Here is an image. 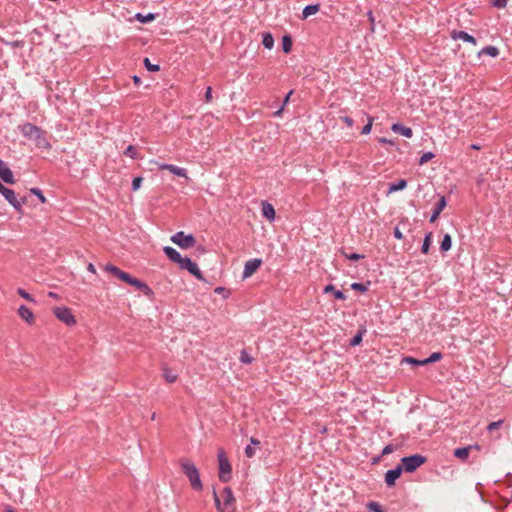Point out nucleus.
<instances>
[{"label": "nucleus", "instance_id": "f257e3e1", "mask_svg": "<svg viewBox=\"0 0 512 512\" xmlns=\"http://www.w3.org/2000/svg\"><path fill=\"white\" fill-rule=\"evenodd\" d=\"M22 135L30 140L35 141L36 145L40 148H49L50 144L44 136V132L38 126L32 123H24L19 126Z\"/></svg>", "mask_w": 512, "mask_h": 512}, {"label": "nucleus", "instance_id": "f03ea898", "mask_svg": "<svg viewBox=\"0 0 512 512\" xmlns=\"http://www.w3.org/2000/svg\"><path fill=\"white\" fill-rule=\"evenodd\" d=\"M181 467H182L183 473L189 479L191 487L196 491L202 490L203 485H202V482L200 479L199 471H198L197 467L195 466V464L192 463L188 459H183L181 461Z\"/></svg>", "mask_w": 512, "mask_h": 512}, {"label": "nucleus", "instance_id": "7ed1b4c3", "mask_svg": "<svg viewBox=\"0 0 512 512\" xmlns=\"http://www.w3.org/2000/svg\"><path fill=\"white\" fill-rule=\"evenodd\" d=\"M214 500L218 512H226L231 510L235 501L233 492L229 487H225L220 496L214 492Z\"/></svg>", "mask_w": 512, "mask_h": 512}, {"label": "nucleus", "instance_id": "20e7f679", "mask_svg": "<svg viewBox=\"0 0 512 512\" xmlns=\"http://www.w3.org/2000/svg\"><path fill=\"white\" fill-rule=\"evenodd\" d=\"M218 463H219V480L221 482H228L231 479V464L223 450L218 452Z\"/></svg>", "mask_w": 512, "mask_h": 512}, {"label": "nucleus", "instance_id": "39448f33", "mask_svg": "<svg viewBox=\"0 0 512 512\" xmlns=\"http://www.w3.org/2000/svg\"><path fill=\"white\" fill-rule=\"evenodd\" d=\"M425 462L426 457L420 454H414L411 456L403 457L401 459L402 471L404 470L407 473H412Z\"/></svg>", "mask_w": 512, "mask_h": 512}, {"label": "nucleus", "instance_id": "423d86ee", "mask_svg": "<svg viewBox=\"0 0 512 512\" xmlns=\"http://www.w3.org/2000/svg\"><path fill=\"white\" fill-rule=\"evenodd\" d=\"M171 241L182 249L192 248L195 243V237L192 234L186 235L183 231H179L171 236Z\"/></svg>", "mask_w": 512, "mask_h": 512}, {"label": "nucleus", "instance_id": "0eeeda50", "mask_svg": "<svg viewBox=\"0 0 512 512\" xmlns=\"http://www.w3.org/2000/svg\"><path fill=\"white\" fill-rule=\"evenodd\" d=\"M5 200L18 212H22V206L26 204L27 199L26 197H23L21 199H18L16 197V194L14 190L10 188H6L3 193L1 194Z\"/></svg>", "mask_w": 512, "mask_h": 512}, {"label": "nucleus", "instance_id": "6e6552de", "mask_svg": "<svg viewBox=\"0 0 512 512\" xmlns=\"http://www.w3.org/2000/svg\"><path fill=\"white\" fill-rule=\"evenodd\" d=\"M54 314L58 320H60L67 326H73L76 324L75 316L72 314L71 309L68 307H56L54 309Z\"/></svg>", "mask_w": 512, "mask_h": 512}, {"label": "nucleus", "instance_id": "1a4fd4ad", "mask_svg": "<svg viewBox=\"0 0 512 512\" xmlns=\"http://www.w3.org/2000/svg\"><path fill=\"white\" fill-rule=\"evenodd\" d=\"M179 268L183 270H187L190 274L195 276L198 280L204 281L205 278L200 271L198 265L193 262L190 258L184 257L182 262L179 264Z\"/></svg>", "mask_w": 512, "mask_h": 512}, {"label": "nucleus", "instance_id": "9d476101", "mask_svg": "<svg viewBox=\"0 0 512 512\" xmlns=\"http://www.w3.org/2000/svg\"><path fill=\"white\" fill-rule=\"evenodd\" d=\"M262 260L258 258H254L251 260H248L244 265L243 275L242 277L244 279L249 278L252 276L261 266Z\"/></svg>", "mask_w": 512, "mask_h": 512}, {"label": "nucleus", "instance_id": "9b49d317", "mask_svg": "<svg viewBox=\"0 0 512 512\" xmlns=\"http://www.w3.org/2000/svg\"><path fill=\"white\" fill-rule=\"evenodd\" d=\"M104 270L106 272L110 273L111 275H113L114 277H116V278L126 282L127 284L129 282V279L131 278L130 274H128L127 272L122 271L117 266L112 265V264L105 265Z\"/></svg>", "mask_w": 512, "mask_h": 512}, {"label": "nucleus", "instance_id": "f8f14e48", "mask_svg": "<svg viewBox=\"0 0 512 512\" xmlns=\"http://www.w3.org/2000/svg\"><path fill=\"white\" fill-rule=\"evenodd\" d=\"M0 179L7 184L15 183L13 172L2 159H0Z\"/></svg>", "mask_w": 512, "mask_h": 512}, {"label": "nucleus", "instance_id": "ddd939ff", "mask_svg": "<svg viewBox=\"0 0 512 512\" xmlns=\"http://www.w3.org/2000/svg\"><path fill=\"white\" fill-rule=\"evenodd\" d=\"M159 169L160 170H168L170 173H172L178 177H184V178L188 179L187 170L185 168L178 167L173 164L162 163L159 165Z\"/></svg>", "mask_w": 512, "mask_h": 512}, {"label": "nucleus", "instance_id": "4468645a", "mask_svg": "<svg viewBox=\"0 0 512 512\" xmlns=\"http://www.w3.org/2000/svg\"><path fill=\"white\" fill-rule=\"evenodd\" d=\"M402 473V466L398 465L394 469L388 470L385 473V483L387 486L391 487L395 484L396 480L400 477Z\"/></svg>", "mask_w": 512, "mask_h": 512}, {"label": "nucleus", "instance_id": "2eb2a0df", "mask_svg": "<svg viewBox=\"0 0 512 512\" xmlns=\"http://www.w3.org/2000/svg\"><path fill=\"white\" fill-rule=\"evenodd\" d=\"M451 37L454 40H463L464 42H468V43H471L473 45L477 44L476 39L472 35L468 34L465 31H462V30H454V31H452L451 32Z\"/></svg>", "mask_w": 512, "mask_h": 512}, {"label": "nucleus", "instance_id": "dca6fc26", "mask_svg": "<svg viewBox=\"0 0 512 512\" xmlns=\"http://www.w3.org/2000/svg\"><path fill=\"white\" fill-rule=\"evenodd\" d=\"M163 251H164L165 255L168 257V259L170 261L176 263L178 266L184 258L181 256V254L176 249H174L171 246H165L163 248Z\"/></svg>", "mask_w": 512, "mask_h": 512}, {"label": "nucleus", "instance_id": "f3484780", "mask_svg": "<svg viewBox=\"0 0 512 512\" xmlns=\"http://www.w3.org/2000/svg\"><path fill=\"white\" fill-rule=\"evenodd\" d=\"M446 205H447V202H446L445 196H441L440 199L438 200V202L436 203V205L433 209V213L430 217L431 223L436 221V219L439 217L441 212L445 209Z\"/></svg>", "mask_w": 512, "mask_h": 512}, {"label": "nucleus", "instance_id": "a211bd4d", "mask_svg": "<svg viewBox=\"0 0 512 512\" xmlns=\"http://www.w3.org/2000/svg\"><path fill=\"white\" fill-rule=\"evenodd\" d=\"M128 284L136 287L138 290L142 291L145 295H151L153 294L152 289L144 282L140 281L137 278H134L131 276L129 279Z\"/></svg>", "mask_w": 512, "mask_h": 512}, {"label": "nucleus", "instance_id": "6ab92c4d", "mask_svg": "<svg viewBox=\"0 0 512 512\" xmlns=\"http://www.w3.org/2000/svg\"><path fill=\"white\" fill-rule=\"evenodd\" d=\"M391 130L394 133L400 134L406 138H411L413 136V131L410 127H406L401 123H394L391 126Z\"/></svg>", "mask_w": 512, "mask_h": 512}, {"label": "nucleus", "instance_id": "aec40b11", "mask_svg": "<svg viewBox=\"0 0 512 512\" xmlns=\"http://www.w3.org/2000/svg\"><path fill=\"white\" fill-rule=\"evenodd\" d=\"M18 314L28 324H33L35 321L34 313L25 305L19 307Z\"/></svg>", "mask_w": 512, "mask_h": 512}, {"label": "nucleus", "instance_id": "412c9836", "mask_svg": "<svg viewBox=\"0 0 512 512\" xmlns=\"http://www.w3.org/2000/svg\"><path fill=\"white\" fill-rule=\"evenodd\" d=\"M262 215L270 221L275 219V209L266 201L262 202Z\"/></svg>", "mask_w": 512, "mask_h": 512}, {"label": "nucleus", "instance_id": "4be33fe9", "mask_svg": "<svg viewBox=\"0 0 512 512\" xmlns=\"http://www.w3.org/2000/svg\"><path fill=\"white\" fill-rule=\"evenodd\" d=\"M324 293H332L334 297L338 300L346 299L345 294L342 291L337 290L333 284L326 285L324 288Z\"/></svg>", "mask_w": 512, "mask_h": 512}, {"label": "nucleus", "instance_id": "5701e85b", "mask_svg": "<svg viewBox=\"0 0 512 512\" xmlns=\"http://www.w3.org/2000/svg\"><path fill=\"white\" fill-rule=\"evenodd\" d=\"M320 9V4H310L304 7L302 11V19H306L311 15L316 14Z\"/></svg>", "mask_w": 512, "mask_h": 512}, {"label": "nucleus", "instance_id": "b1692460", "mask_svg": "<svg viewBox=\"0 0 512 512\" xmlns=\"http://www.w3.org/2000/svg\"><path fill=\"white\" fill-rule=\"evenodd\" d=\"M407 186V181L405 179H400L396 182L390 183L388 187V193H393L396 191L403 190Z\"/></svg>", "mask_w": 512, "mask_h": 512}, {"label": "nucleus", "instance_id": "393cba45", "mask_svg": "<svg viewBox=\"0 0 512 512\" xmlns=\"http://www.w3.org/2000/svg\"><path fill=\"white\" fill-rule=\"evenodd\" d=\"M471 446L457 448L454 450V456L465 461L469 457Z\"/></svg>", "mask_w": 512, "mask_h": 512}, {"label": "nucleus", "instance_id": "a878e982", "mask_svg": "<svg viewBox=\"0 0 512 512\" xmlns=\"http://www.w3.org/2000/svg\"><path fill=\"white\" fill-rule=\"evenodd\" d=\"M163 377L168 383H174L177 380L178 375L172 369H170L168 367H164L163 368Z\"/></svg>", "mask_w": 512, "mask_h": 512}, {"label": "nucleus", "instance_id": "bb28decb", "mask_svg": "<svg viewBox=\"0 0 512 512\" xmlns=\"http://www.w3.org/2000/svg\"><path fill=\"white\" fill-rule=\"evenodd\" d=\"M451 246H452V238L449 234H445L441 241L440 249L442 252H447L451 249Z\"/></svg>", "mask_w": 512, "mask_h": 512}, {"label": "nucleus", "instance_id": "cd10ccee", "mask_svg": "<svg viewBox=\"0 0 512 512\" xmlns=\"http://www.w3.org/2000/svg\"><path fill=\"white\" fill-rule=\"evenodd\" d=\"M479 54L489 55L491 57H497L499 55V49L495 46H486L482 48Z\"/></svg>", "mask_w": 512, "mask_h": 512}, {"label": "nucleus", "instance_id": "c85d7f7f", "mask_svg": "<svg viewBox=\"0 0 512 512\" xmlns=\"http://www.w3.org/2000/svg\"><path fill=\"white\" fill-rule=\"evenodd\" d=\"M262 44L266 49H272L274 46V38L270 33H264Z\"/></svg>", "mask_w": 512, "mask_h": 512}, {"label": "nucleus", "instance_id": "c756f323", "mask_svg": "<svg viewBox=\"0 0 512 512\" xmlns=\"http://www.w3.org/2000/svg\"><path fill=\"white\" fill-rule=\"evenodd\" d=\"M432 233H428L425 235V238L423 240V244H422V247H421V251L423 254H427L429 252V249H430V246H431V243H432Z\"/></svg>", "mask_w": 512, "mask_h": 512}, {"label": "nucleus", "instance_id": "7c9ffc66", "mask_svg": "<svg viewBox=\"0 0 512 512\" xmlns=\"http://www.w3.org/2000/svg\"><path fill=\"white\" fill-rule=\"evenodd\" d=\"M282 49L285 53H289L292 50V39L289 35L282 37Z\"/></svg>", "mask_w": 512, "mask_h": 512}, {"label": "nucleus", "instance_id": "2f4dec72", "mask_svg": "<svg viewBox=\"0 0 512 512\" xmlns=\"http://www.w3.org/2000/svg\"><path fill=\"white\" fill-rule=\"evenodd\" d=\"M135 18L141 23H149L155 19V14L148 13L146 15H143L141 13H137Z\"/></svg>", "mask_w": 512, "mask_h": 512}, {"label": "nucleus", "instance_id": "473e14b6", "mask_svg": "<svg viewBox=\"0 0 512 512\" xmlns=\"http://www.w3.org/2000/svg\"><path fill=\"white\" fill-rule=\"evenodd\" d=\"M440 359H442V354L440 352H434L428 358L423 359L422 363H426L427 365L439 361Z\"/></svg>", "mask_w": 512, "mask_h": 512}, {"label": "nucleus", "instance_id": "72a5a7b5", "mask_svg": "<svg viewBox=\"0 0 512 512\" xmlns=\"http://www.w3.org/2000/svg\"><path fill=\"white\" fill-rule=\"evenodd\" d=\"M124 155H126L127 157H130L131 159L139 158L137 149L133 145L127 146V148L124 151Z\"/></svg>", "mask_w": 512, "mask_h": 512}, {"label": "nucleus", "instance_id": "f704fd0d", "mask_svg": "<svg viewBox=\"0 0 512 512\" xmlns=\"http://www.w3.org/2000/svg\"><path fill=\"white\" fill-rule=\"evenodd\" d=\"M292 94H293V90H290V91H289V93L285 96V98H284V100H283V104H282V106H281L277 111H275V112H274V116H276V117L281 116V114H282V112H283V110H284V107H285V105L289 102V100H290V96H291Z\"/></svg>", "mask_w": 512, "mask_h": 512}, {"label": "nucleus", "instance_id": "c9c22d12", "mask_svg": "<svg viewBox=\"0 0 512 512\" xmlns=\"http://www.w3.org/2000/svg\"><path fill=\"white\" fill-rule=\"evenodd\" d=\"M144 66L148 71L157 72L160 70V66L158 64H152L149 58L144 59Z\"/></svg>", "mask_w": 512, "mask_h": 512}, {"label": "nucleus", "instance_id": "e433bc0d", "mask_svg": "<svg viewBox=\"0 0 512 512\" xmlns=\"http://www.w3.org/2000/svg\"><path fill=\"white\" fill-rule=\"evenodd\" d=\"M367 120V124L361 130L362 134H369L371 132L374 119L373 117L367 115Z\"/></svg>", "mask_w": 512, "mask_h": 512}, {"label": "nucleus", "instance_id": "4c0bfd02", "mask_svg": "<svg viewBox=\"0 0 512 512\" xmlns=\"http://www.w3.org/2000/svg\"><path fill=\"white\" fill-rule=\"evenodd\" d=\"M351 289L358 292H366L368 290V286L364 283L354 282L351 284Z\"/></svg>", "mask_w": 512, "mask_h": 512}, {"label": "nucleus", "instance_id": "58836bf2", "mask_svg": "<svg viewBox=\"0 0 512 512\" xmlns=\"http://www.w3.org/2000/svg\"><path fill=\"white\" fill-rule=\"evenodd\" d=\"M239 359L244 364H250L253 361V357L250 354H248L245 350L241 352Z\"/></svg>", "mask_w": 512, "mask_h": 512}, {"label": "nucleus", "instance_id": "ea45409f", "mask_svg": "<svg viewBox=\"0 0 512 512\" xmlns=\"http://www.w3.org/2000/svg\"><path fill=\"white\" fill-rule=\"evenodd\" d=\"M17 293L22 297L24 298L25 300L29 301V302H35V299L34 297L29 294L28 292H26L24 289L22 288H18L17 289Z\"/></svg>", "mask_w": 512, "mask_h": 512}, {"label": "nucleus", "instance_id": "a19ab883", "mask_svg": "<svg viewBox=\"0 0 512 512\" xmlns=\"http://www.w3.org/2000/svg\"><path fill=\"white\" fill-rule=\"evenodd\" d=\"M503 420H498V421H495V422H491L488 426H487V431L488 432H493L494 430H497L499 428H501V426L503 425Z\"/></svg>", "mask_w": 512, "mask_h": 512}, {"label": "nucleus", "instance_id": "79ce46f5", "mask_svg": "<svg viewBox=\"0 0 512 512\" xmlns=\"http://www.w3.org/2000/svg\"><path fill=\"white\" fill-rule=\"evenodd\" d=\"M343 255L346 259L348 260H352V261H357V260H360L362 258H364V255H361V254H358V253H346V252H343Z\"/></svg>", "mask_w": 512, "mask_h": 512}, {"label": "nucleus", "instance_id": "37998d69", "mask_svg": "<svg viewBox=\"0 0 512 512\" xmlns=\"http://www.w3.org/2000/svg\"><path fill=\"white\" fill-rule=\"evenodd\" d=\"M30 192L32 194H34L35 196H37L38 199L41 201V203H45L46 202V198H45L44 194L42 193V191L39 188H31Z\"/></svg>", "mask_w": 512, "mask_h": 512}, {"label": "nucleus", "instance_id": "c03bdc74", "mask_svg": "<svg viewBox=\"0 0 512 512\" xmlns=\"http://www.w3.org/2000/svg\"><path fill=\"white\" fill-rule=\"evenodd\" d=\"M367 508L373 512H384L378 502H369Z\"/></svg>", "mask_w": 512, "mask_h": 512}, {"label": "nucleus", "instance_id": "a18cd8bd", "mask_svg": "<svg viewBox=\"0 0 512 512\" xmlns=\"http://www.w3.org/2000/svg\"><path fill=\"white\" fill-rule=\"evenodd\" d=\"M435 155L432 153V152H426L424 153L420 159H419V164L420 165H423L425 163H427L428 161H430Z\"/></svg>", "mask_w": 512, "mask_h": 512}, {"label": "nucleus", "instance_id": "49530a36", "mask_svg": "<svg viewBox=\"0 0 512 512\" xmlns=\"http://www.w3.org/2000/svg\"><path fill=\"white\" fill-rule=\"evenodd\" d=\"M404 362L410 363L415 366H423L426 365V363H422V360L414 359L412 357H406L403 359Z\"/></svg>", "mask_w": 512, "mask_h": 512}, {"label": "nucleus", "instance_id": "de8ad7c7", "mask_svg": "<svg viewBox=\"0 0 512 512\" xmlns=\"http://www.w3.org/2000/svg\"><path fill=\"white\" fill-rule=\"evenodd\" d=\"M142 181H143L142 177H140V176L135 177L132 181V190L137 191L140 188Z\"/></svg>", "mask_w": 512, "mask_h": 512}, {"label": "nucleus", "instance_id": "09e8293b", "mask_svg": "<svg viewBox=\"0 0 512 512\" xmlns=\"http://www.w3.org/2000/svg\"><path fill=\"white\" fill-rule=\"evenodd\" d=\"M492 5L496 8H505L507 5V0H494Z\"/></svg>", "mask_w": 512, "mask_h": 512}, {"label": "nucleus", "instance_id": "8fccbe9b", "mask_svg": "<svg viewBox=\"0 0 512 512\" xmlns=\"http://www.w3.org/2000/svg\"><path fill=\"white\" fill-rule=\"evenodd\" d=\"M341 120L347 125V127L352 128L354 125V120L349 116H342Z\"/></svg>", "mask_w": 512, "mask_h": 512}, {"label": "nucleus", "instance_id": "3c124183", "mask_svg": "<svg viewBox=\"0 0 512 512\" xmlns=\"http://www.w3.org/2000/svg\"><path fill=\"white\" fill-rule=\"evenodd\" d=\"M361 340H362V335H361V333H358L357 335H355V336L351 339L350 344H351L352 346H356V345L360 344Z\"/></svg>", "mask_w": 512, "mask_h": 512}, {"label": "nucleus", "instance_id": "603ef678", "mask_svg": "<svg viewBox=\"0 0 512 512\" xmlns=\"http://www.w3.org/2000/svg\"><path fill=\"white\" fill-rule=\"evenodd\" d=\"M205 101L208 103L212 101V88L210 86L206 88Z\"/></svg>", "mask_w": 512, "mask_h": 512}, {"label": "nucleus", "instance_id": "864d4df0", "mask_svg": "<svg viewBox=\"0 0 512 512\" xmlns=\"http://www.w3.org/2000/svg\"><path fill=\"white\" fill-rule=\"evenodd\" d=\"M367 16H368V20L371 24V31H374V26H375V18H374V15L372 13V11H368L367 13Z\"/></svg>", "mask_w": 512, "mask_h": 512}, {"label": "nucleus", "instance_id": "5fc2aeb1", "mask_svg": "<svg viewBox=\"0 0 512 512\" xmlns=\"http://www.w3.org/2000/svg\"><path fill=\"white\" fill-rule=\"evenodd\" d=\"M394 451V446L391 444L386 445L382 450V455L390 454Z\"/></svg>", "mask_w": 512, "mask_h": 512}, {"label": "nucleus", "instance_id": "6e6d98bb", "mask_svg": "<svg viewBox=\"0 0 512 512\" xmlns=\"http://www.w3.org/2000/svg\"><path fill=\"white\" fill-rule=\"evenodd\" d=\"M245 454H246V456H247L248 458H252V457L254 456V454H255V451H254V449H253L250 445H248V446L245 448Z\"/></svg>", "mask_w": 512, "mask_h": 512}, {"label": "nucleus", "instance_id": "4d7b16f0", "mask_svg": "<svg viewBox=\"0 0 512 512\" xmlns=\"http://www.w3.org/2000/svg\"><path fill=\"white\" fill-rule=\"evenodd\" d=\"M393 235H394V237H395V238H397V239H399V240L403 239V234H402V232L399 230V228H398V227H396V228L394 229V231H393Z\"/></svg>", "mask_w": 512, "mask_h": 512}, {"label": "nucleus", "instance_id": "13d9d810", "mask_svg": "<svg viewBox=\"0 0 512 512\" xmlns=\"http://www.w3.org/2000/svg\"><path fill=\"white\" fill-rule=\"evenodd\" d=\"M87 270H88L89 272L93 273V274H96V268H95L94 264H92V263H89V264L87 265Z\"/></svg>", "mask_w": 512, "mask_h": 512}, {"label": "nucleus", "instance_id": "bf43d9fd", "mask_svg": "<svg viewBox=\"0 0 512 512\" xmlns=\"http://www.w3.org/2000/svg\"><path fill=\"white\" fill-rule=\"evenodd\" d=\"M379 142L380 143H383V144H393V141L392 140H389L387 138H379Z\"/></svg>", "mask_w": 512, "mask_h": 512}, {"label": "nucleus", "instance_id": "052dcab7", "mask_svg": "<svg viewBox=\"0 0 512 512\" xmlns=\"http://www.w3.org/2000/svg\"><path fill=\"white\" fill-rule=\"evenodd\" d=\"M214 291H215V293H217V294H223V293L227 292V291H226V289H225L224 287H217V288H215V290H214Z\"/></svg>", "mask_w": 512, "mask_h": 512}, {"label": "nucleus", "instance_id": "680f3d73", "mask_svg": "<svg viewBox=\"0 0 512 512\" xmlns=\"http://www.w3.org/2000/svg\"><path fill=\"white\" fill-rule=\"evenodd\" d=\"M250 442H251V444H253V445H259V444H260V441H259V440H257V439H256V438H254V437H251Z\"/></svg>", "mask_w": 512, "mask_h": 512}, {"label": "nucleus", "instance_id": "e2e57ef3", "mask_svg": "<svg viewBox=\"0 0 512 512\" xmlns=\"http://www.w3.org/2000/svg\"><path fill=\"white\" fill-rule=\"evenodd\" d=\"M48 296L51 297V298H54V299H58V295L55 293V292H48Z\"/></svg>", "mask_w": 512, "mask_h": 512}, {"label": "nucleus", "instance_id": "0e129e2a", "mask_svg": "<svg viewBox=\"0 0 512 512\" xmlns=\"http://www.w3.org/2000/svg\"><path fill=\"white\" fill-rule=\"evenodd\" d=\"M6 188L7 187L0 182V194H2Z\"/></svg>", "mask_w": 512, "mask_h": 512}, {"label": "nucleus", "instance_id": "69168bd1", "mask_svg": "<svg viewBox=\"0 0 512 512\" xmlns=\"http://www.w3.org/2000/svg\"><path fill=\"white\" fill-rule=\"evenodd\" d=\"M133 80H134V82H135L136 84H137V83H140V81H141V80H140V78H139L138 76H134V77H133Z\"/></svg>", "mask_w": 512, "mask_h": 512}, {"label": "nucleus", "instance_id": "338daca9", "mask_svg": "<svg viewBox=\"0 0 512 512\" xmlns=\"http://www.w3.org/2000/svg\"><path fill=\"white\" fill-rule=\"evenodd\" d=\"M471 147H472L473 149H479V146H477V145H475V144H473Z\"/></svg>", "mask_w": 512, "mask_h": 512}, {"label": "nucleus", "instance_id": "774afa93", "mask_svg": "<svg viewBox=\"0 0 512 512\" xmlns=\"http://www.w3.org/2000/svg\"><path fill=\"white\" fill-rule=\"evenodd\" d=\"M6 512H15L12 508H8Z\"/></svg>", "mask_w": 512, "mask_h": 512}]
</instances>
